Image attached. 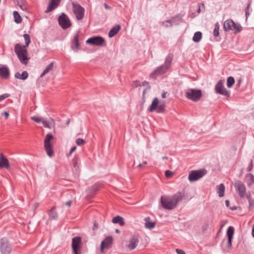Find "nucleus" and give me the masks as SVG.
Instances as JSON below:
<instances>
[{"mask_svg":"<svg viewBox=\"0 0 254 254\" xmlns=\"http://www.w3.org/2000/svg\"><path fill=\"white\" fill-rule=\"evenodd\" d=\"M71 48H72L73 50H74V48L73 47V46H71Z\"/></svg>","mask_w":254,"mask_h":254,"instance_id":"63","label":"nucleus"},{"mask_svg":"<svg viewBox=\"0 0 254 254\" xmlns=\"http://www.w3.org/2000/svg\"><path fill=\"white\" fill-rule=\"evenodd\" d=\"M55 209L56 207L54 206L49 212V216L51 219H56L58 218V214Z\"/></svg>","mask_w":254,"mask_h":254,"instance_id":"29","label":"nucleus"},{"mask_svg":"<svg viewBox=\"0 0 254 254\" xmlns=\"http://www.w3.org/2000/svg\"><path fill=\"white\" fill-rule=\"evenodd\" d=\"M86 43L93 46H102L105 44V40L103 37L98 36L88 39Z\"/></svg>","mask_w":254,"mask_h":254,"instance_id":"11","label":"nucleus"},{"mask_svg":"<svg viewBox=\"0 0 254 254\" xmlns=\"http://www.w3.org/2000/svg\"><path fill=\"white\" fill-rule=\"evenodd\" d=\"M251 1L250 0H249V3H248V5H247V8H246V17L247 18L248 16L250 15V13L249 12V7L251 5Z\"/></svg>","mask_w":254,"mask_h":254,"instance_id":"40","label":"nucleus"},{"mask_svg":"<svg viewBox=\"0 0 254 254\" xmlns=\"http://www.w3.org/2000/svg\"><path fill=\"white\" fill-rule=\"evenodd\" d=\"M14 52L21 63L26 64L29 59L27 55V50L26 46H22L20 44H16L14 46Z\"/></svg>","mask_w":254,"mask_h":254,"instance_id":"3","label":"nucleus"},{"mask_svg":"<svg viewBox=\"0 0 254 254\" xmlns=\"http://www.w3.org/2000/svg\"><path fill=\"white\" fill-rule=\"evenodd\" d=\"M112 222L113 223H119L122 226H124L125 224L124 218L120 216L114 217L112 219Z\"/></svg>","mask_w":254,"mask_h":254,"instance_id":"25","label":"nucleus"},{"mask_svg":"<svg viewBox=\"0 0 254 254\" xmlns=\"http://www.w3.org/2000/svg\"><path fill=\"white\" fill-rule=\"evenodd\" d=\"M53 135L51 133H48L46 135L44 141V149L47 153V155L50 157H52L54 156V151L53 148Z\"/></svg>","mask_w":254,"mask_h":254,"instance_id":"5","label":"nucleus"},{"mask_svg":"<svg viewBox=\"0 0 254 254\" xmlns=\"http://www.w3.org/2000/svg\"><path fill=\"white\" fill-rule=\"evenodd\" d=\"M73 11L78 20L83 18L84 14V9L79 4L72 2Z\"/></svg>","mask_w":254,"mask_h":254,"instance_id":"12","label":"nucleus"},{"mask_svg":"<svg viewBox=\"0 0 254 254\" xmlns=\"http://www.w3.org/2000/svg\"><path fill=\"white\" fill-rule=\"evenodd\" d=\"M166 94H167V92H166L164 91V92L162 93V94H161V97H162V98H166Z\"/></svg>","mask_w":254,"mask_h":254,"instance_id":"51","label":"nucleus"},{"mask_svg":"<svg viewBox=\"0 0 254 254\" xmlns=\"http://www.w3.org/2000/svg\"><path fill=\"white\" fill-rule=\"evenodd\" d=\"M182 198V193L181 192H178L173 195L161 196V203L165 209L171 210L176 207Z\"/></svg>","mask_w":254,"mask_h":254,"instance_id":"1","label":"nucleus"},{"mask_svg":"<svg viewBox=\"0 0 254 254\" xmlns=\"http://www.w3.org/2000/svg\"><path fill=\"white\" fill-rule=\"evenodd\" d=\"M204 5L203 3H200L199 4V8L197 10V12L200 13L201 11H204Z\"/></svg>","mask_w":254,"mask_h":254,"instance_id":"42","label":"nucleus"},{"mask_svg":"<svg viewBox=\"0 0 254 254\" xmlns=\"http://www.w3.org/2000/svg\"><path fill=\"white\" fill-rule=\"evenodd\" d=\"M167 158H168V157H167V156H164V157H163L162 158V159H163V160L167 159Z\"/></svg>","mask_w":254,"mask_h":254,"instance_id":"61","label":"nucleus"},{"mask_svg":"<svg viewBox=\"0 0 254 254\" xmlns=\"http://www.w3.org/2000/svg\"><path fill=\"white\" fill-rule=\"evenodd\" d=\"M58 22H59V25L63 29H66L68 28L71 25V23L68 17L64 13H63L59 17Z\"/></svg>","mask_w":254,"mask_h":254,"instance_id":"10","label":"nucleus"},{"mask_svg":"<svg viewBox=\"0 0 254 254\" xmlns=\"http://www.w3.org/2000/svg\"><path fill=\"white\" fill-rule=\"evenodd\" d=\"M246 198L249 201L250 209H252L254 206V201L252 198L251 192L250 191L248 192V194H247Z\"/></svg>","mask_w":254,"mask_h":254,"instance_id":"32","label":"nucleus"},{"mask_svg":"<svg viewBox=\"0 0 254 254\" xmlns=\"http://www.w3.org/2000/svg\"><path fill=\"white\" fill-rule=\"evenodd\" d=\"M81 238L76 237L72 239V249L74 254H80L78 251L80 249Z\"/></svg>","mask_w":254,"mask_h":254,"instance_id":"14","label":"nucleus"},{"mask_svg":"<svg viewBox=\"0 0 254 254\" xmlns=\"http://www.w3.org/2000/svg\"><path fill=\"white\" fill-rule=\"evenodd\" d=\"M76 149V147L75 146H74L72 147L71 148V149H70V150L69 152V153H68V154H67V156H70V155H71V154L72 153V152H73V151H74L75 150V149Z\"/></svg>","mask_w":254,"mask_h":254,"instance_id":"46","label":"nucleus"},{"mask_svg":"<svg viewBox=\"0 0 254 254\" xmlns=\"http://www.w3.org/2000/svg\"><path fill=\"white\" fill-rule=\"evenodd\" d=\"M28 73L27 71H24L20 74L19 72H16L15 74V77L19 79H26L28 77Z\"/></svg>","mask_w":254,"mask_h":254,"instance_id":"27","label":"nucleus"},{"mask_svg":"<svg viewBox=\"0 0 254 254\" xmlns=\"http://www.w3.org/2000/svg\"><path fill=\"white\" fill-rule=\"evenodd\" d=\"M145 221V227L146 229H152L155 226L156 223L155 222L151 221L150 218L147 217L144 219Z\"/></svg>","mask_w":254,"mask_h":254,"instance_id":"22","label":"nucleus"},{"mask_svg":"<svg viewBox=\"0 0 254 254\" xmlns=\"http://www.w3.org/2000/svg\"><path fill=\"white\" fill-rule=\"evenodd\" d=\"M219 23L218 22H217L215 25L214 29L213 32L214 36L217 37L219 35Z\"/></svg>","mask_w":254,"mask_h":254,"instance_id":"34","label":"nucleus"},{"mask_svg":"<svg viewBox=\"0 0 254 254\" xmlns=\"http://www.w3.org/2000/svg\"><path fill=\"white\" fill-rule=\"evenodd\" d=\"M142 85L143 87H144V89L143 91V96H144L145 92H146V91L148 89H149L150 88V87H149L148 82L146 81H144L142 82Z\"/></svg>","mask_w":254,"mask_h":254,"instance_id":"36","label":"nucleus"},{"mask_svg":"<svg viewBox=\"0 0 254 254\" xmlns=\"http://www.w3.org/2000/svg\"><path fill=\"white\" fill-rule=\"evenodd\" d=\"M225 203H226V206L227 207H229V203H230L229 201L228 200H226Z\"/></svg>","mask_w":254,"mask_h":254,"instance_id":"54","label":"nucleus"},{"mask_svg":"<svg viewBox=\"0 0 254 254\" xmlns=\"http://www.w3.org/2000/svg\"><path fill=\"white\" fill-rule=\"evenodd\" d=\"M236 192L241 198L246 197L247 193L245 185L242 182L238 181L234 184Z\"/></svg>","mask_w":254,"mask_h":254,"instance_id":"9","label":"nucleus"},{"mask_svg":"<svg viewBox=\"0 0 254 254\" xmlns=\"http://www.w3.org/2000/svg\"><path fill=\"white\" fill-rule=\"evenodd\" d=\"M176 18V17H174L171 19L165 20L162 22V24L166 28L171 27L172 24L175 22Z\"/></svg>","mask_w":254,"mask_h":254,"instance_id":"26","label":"nucleus"},{"mask_svg":"<svg viewBox=\"0 0 254 254\" xmlns=\"http://www.w3.org/2000/svg\"><path fill=\"white\" fill-rule=\"evenodd\" d=\"M165 107V102L164 101H160L156 97L153 99L148 110L150 112L156 111L157 113H160L164 112Z\"/></svg>","mask_w":254,"mask_h":254,"instance_id":"4","label":"nucleus"},{"mask_svg":"<svg viewBox=\"0 0 254 254\" xmlns=\"http://www.w3.org/2000/svg\"><path fill=\"white\" fill-rule=\"evenodd\" d=\"M50 70H51V69H50V65H47L43 70V72L41 73L40 77H42L44 75L48 73Z\"/></svg>","mask_w":254,"mask_h":254,"instance_id":"38","label":"nucleus"},{"mask_svg":"<svg viewBox=\"0 0 254 254\" xmlns=\"http://www.w3.org/2000/svg\"><path fill=\"white\" fill-rule=\"evenodd\" d=\"M147 162H146V161H144V162H143L142 163V164L146 165V164H147Z\"/></svg>","mask_w":254,"mask_h":254,"instance_id":"62","label":"nucleus"},{"mask_svg":"<svg viewBox=\"0 0 254 254\" xmlns=\"http://www.w3.org/2000/svg\"><path fill=\"white\" fill-rule=\"evenodd\" d=\"M61 0H51L49 4V5L45 11V12H49L55 8V6H57L59 5Z\"/></svg>","mask_w":254,"mask_h":254,"instance_id":"19","label":"nucleus"},{"mask_svg":"<svg viewBox=\"0 0 254 254\" xmlns=\"http://www.w3.org/2000/svg\"><path fill=\"white\" fill-rule=\"evenodd\" d=\"M215 90L216 93L222 95L228 96L229 92L224 87V84L221 81H219L215 87Z\"/></svg>","mask_w":254,"mask_h":254,"instance_id":"13","label":"nucleus"},{"mask_svg":"<svg viewBox=\"0 0 254 254\" xmlns=\"http://www.w3.org/2000/svg\"><path fill=\"white\" fill-rule=\"evenodd\" d=\"M113 239L111 236L106 238V239L102 242L101 244L100 251L101 253H103L104 250L109 249L112 244Z\"/></svg>","mask_w":254,"mask_h":254,"instance_id":"17","label":"nucleus"},{"mask_svg":"<svg viewBox=\"0 0 254 254\" xmlns=\"http://www.w3.org/2000/svg\"><path fill=\"white\" fill-rule=\"evenodd\" d=\"M13 14L14 18V21L16 23H21L22 21V18L19 13L16 11H14Z\"/></svg>","mask_w":254,"mask_h":254,"instance_id":"33","label":"nucleus"},{"mask_svg":"<svg viewBox=\"0 0 254 254\" xmlns=\"http://www.w3.org/2000/svg\"><path fill=\"white\" fill-rule=\"evenodd\" d=\"M173 174L174 173L172 172L169 170L165 171V176L168 178H171L173 176Z\"/></svg>","mask_w":254,"mask_h":254,"instance_id":"41","label":"nucleus"},{"mask_svg":"<svg viewBox=\"0 0 254 254\" xmlns=\"http://www.w3.org/2000/svg\"><path fill=\"white\" fill-rule=\"evenodd\" d=\"M234 234V228L233 226H230L227 231V236L228 237V242L227 243L226 248L230 249L232 247V239H233Z\"/></svg>","mask_w":254,"mask_h":254,"instance_id":"16","label":"nucleus"},{"mask_svg":"<svg viewBox=\"0 0 254 254\" xmlns=\"http://www.w3.org/2000/svg\"><path fill=\"white\" fill-rule=\"evenodd\" d=\"M121 27L119 25H116L113 27L109 31L108 36L110 38H112L116 35L120 31Z\"/></svg>","mask_w":254,"mask_h":254,"instance_id":"23","label":"nucleus"},{"mask_svg":"<svg viewBox=\"0 0 254 254\" xmlns=\"http://www.w3.org/2000/svg\"><path fill=\"white\" fill-rule=\"evenodd\" d=\"M206 171L204 169L191 171L190 172L188 179L190 182H194L202 178L206 174Z\"/></svg>","mask_w":254,"mask_h":254,"instance_id":"8","label":"nucleus"},{"mask_svg":"<svg viewBox=\"0 0 254 254\" xmlns=\"http://www.w3.org/2000/svg\"><path fill=\"white\" fill-rule=\"evenodd\" d=\"M48 65H50V69H51V70H52L53 67V66H54V63H51Z\"/></svg>","mask_w":254,"mask_h":254,"instance_id":"53","label":"nucleus"},{"mask_svg":"<svg viewBox=\"0 0 254 254\" xmlns=\"http://www.w3.org/2000/svg\"><path fill=\"white\" fill-rule=\"evenodd\" d=\"M202 38V33L199 31L196 32L193 36L192 40L194 42H198Z\"/></svg>","mask_w":254,"mask_h":254,"instance_id":"30","label":"nucleus"},{"mask_svg":"<svg viewBox=\"0 0 254 254\" xmlns=\"http://www.w3.org/2000/svg\"><path fill=\"white\" fill-rule=\"evenodd\" d=\"M227 79H230V80H232V79H234V78L233 77V76H229L227 78Z\"/></svg>","mask_w":254,"mask_h":254,"instance_id":"58","label":"nucleus"},{"mask_svg":"<svg viewBox=\"0 0 254 254\" xmlns=\"http://www.w3.org/2000/svg\"><path fill=\"white\" fill-rule=\"evenodd\" d=\"M5 168L6 169L9 168V162L7 159L4 157L2 154H0V168Z\"/></svg>","mask_w":254,"mask_h":254,"instance_id":"20","label":"nucleus"},{"mask_svg":"<svg viewBox=\"0 0 254 254\" xmlns=\"http://www.w3.org/2000/svg\"><path fill=\"white\" fill-rule=\"evenodd\" d=\"M240 81H241V80H239V83H238V84H239H239H240Z\"/></svg>","mask_w":254,"mask_h":254,"instance_id":"64","label":"nucleus"},{"mask_svg":"<svg viewBox=\"0 0 254 254\" xmlns=\"http://www.w3.org/2000/svg\"><path fill=\"white\" fill-rule=\"evenodd\" d=\"M31 120L33 121L39 123L42 122L45 127L51 129L52 128V123L44 120L42 118L38 117L37 116H33L31 118Z\"/></svg>","mask_w":254,"mask_h":254,"instance_id":"18","label":"nucleus"},{"mask_svg":"<svg viewBox=\"0 0 254 254\" xmlns=\"http://www.w3.org/2000/svg\"><path fill=\"white\" fill-rule=\"evenodd\" d=\"M235 83V80H227V86L230 88Z\"/></svg>","mask_w":254,"mask_h":254,"instance_id":"43","label":"nucleus"},{"mask_svg":"<svg viewBox=\"0 0 254 254\" xmlns=\"http://www.w3.org/2000/svg\"><path fill=\"white\" fill-rule=\"evenodd\" d=\"M186 97L194 102H197L200 100L202 96V92L200 90H196L190 89L186 93Z\"/></svg>","mask_w":254,"mask_h":254,"instance_id":"7","label":"nucleus"},{"mask_svg":"<svg viewBox=\"0 0 254 254\" xmlns=\"http://www.w3.org/2000/svg\"><path fill=\"white\" fill-rule=\"evenodd\" d=\"M78 37H79V34L78 33L75 34L74 36L73 40H72V43L74 44L76 50H75L76 52L77 51V49L79 46V43L78 42Z\"/></svg>","mask_w":254,"mask_h":254,"instance_id":"31","label":"nucleus"},{"mask_svg":"<svg viewBox=\"0 0 254 254\" xmlns=\"http://www.w3.org/2000/svg\"><path fill=\"white\" fill-rule=\"evenodd\" d=\"M223 27L225 31H234L235 34L240 32L242 28L240 24L235 23L232 19H228L224 22Z\"/></svg>","mask_w":254,"mask_h":254,"instance_id":"6","label":"nucleus"},{"mask_svg":"<svg viewBox=\"0 0 254 254\" xmlns=\"http://www.w3.org/2000/svg\"><path fill=\"white\" fill-rule=\"evenodd\" d=\"M115 232L117 233H120V230L119 229H116Z\"/></svg>","mask_w":254,"mask_h":254,"instance_id":"60","label":"nucleus"},{"mask_svg":"<svg viewBox=\"0 0 254 254\" xmlns=\"http://www.w3.org/2000/svg\"><path fill=\"white\" fill-rule=\"evenodd\" d=\"M252 235L254 237V226L253 227V230H252Z\"/></svg>","mask_w":254,"mask_h":254,"instance_id":"57","label":"nucleus"},{"mask_svg":"<svg viewBox=\"0 0 254 254\" xmlns=\"http://www.w3.org/2000/svg\"><path fill=\"white\" fill-rule=\"evenodd\" d=\"M142 166V164H141V163H139V164L137 165V167L138 168H141Z\"/></svg>","mask_w":254,"mask_h":254,"instance_id":"59","label":"nucleus"},{"mask_svg":"<svg viewBox=\"0 0 254 254\" xmlns=\"http://www.w3.org/2000/svg\"><path fill=\"white\" fill-rule=\"evenodd\" d=\"M9 76V71L6 66L0 67V77L2 78H8Z\"/></svg>","mask_w":254,"mask_h":254,"instance_id":"21","label":"nucleus"},{"mask_svg":"<svg viewBox=\"0 0 254 254\" xmlns=\"http://www.w3.org/2000/svg\"><path fill=\"white\" fill-rule=\"evenodd\" d=\"M138 241L137 238L133 237L132 238L129 242V245H128V247L129 249L132 250L134 249L137 246L138 244Z\"/></svg>","mask_w":254,"mask_h":254,"instance_id":"28","label":"nucleus"},{"mask_svg":"<svg viewBox=\"0 0 254 254\" xmlns=\"http://www.w3.org/2000/svg\"><path fill=\"white\" fill-rule=\"evenodd\" d=\"M72 164L74 168H76L77 167V158H74L72 159Z\"/></svg>","mask_w":254,"mask_h":254,"instance_id":"44","label":"nucleus"},{"mask_svg":"<svg viewBox=\"0 0 254 254\" xmlns=\"http://www.w3.org/2000/svg\"><path fill=\"white\" fill-rule=\"evenodd\" d=\"M19 6L20 7L21 9H22L23 10H26L27 9L26 5H20Z\"/></svg>","mask_w":254,"mask_h":254,"instance_id":"49","label":"nucleus"},{"mask_svg":"<svg viewBox=\"0 0 254 254\" xmlns=\"http://www.w3.org/2000/svg\"><path fill=\"white\" fill-rule=\"evenodd\" d=\"M97 228H98V225H97V224L96 223H94V227H93V229H97Z\"/></svg>","mask_w":254,"mask_h":254,"instance_id":"55","label":"nucleus"},{"mask_svg":"<svg viewBox=\"0 0 254 254\" xmlns=\"http://www.w3.org/2000/svg\"><path fill=\"white\" fill-rule=\"evenodd\" d=\"M174 58L173 54H169L166 58L164 64L157 67L151 74L150 77L156 78L159 75L165 73L171 67Z\"/></svg>","mask_w":254,"mask_h":254,"instance_id":"2","label":"nucleus"},{"mask_svg":"<svg viewBox=\"0 0 254 254\" xmlns=\"http://www.w3.org/2000/svg\"><path fill=\"white\" fill-rule=\"evenodd\" d=\"M23 37H24V40L25 41V45H23V46H26V47H27L31 41L30 36L27 34H24L23 35Z\"/></svg>","mask_w":254,"mask_h":254,"instance_id":"35","label":"nucleus"},{"mask_svg":"<svg viewBox=\"0 0 254 254\" xmlns=\"http://www.w3.org/2000/svg\"><path fill=\"white\" fill-rule=\"evenodd\" d=\"M0 251L2 254H9L11 252V247L6 239H2L0 245Z\"/></svg>","mask_w":254,"mask_h":254,"instance_id":"15","label":"nucleus"},{"mask_svg":"<svg viewBox=\"0 0 254 254\" xmlns=\"http://www.w3.org/2000/svg\"><path fill=\"white\" fill-rule=\"evenodd\" d=\"M176 252L177 253V254H186L185 252L181 249H176Z\"/></svg>","mask_w":254,"mask_h":254,"instance_id":"48","label":"nucleus"},{"mask_svg":"<svg viewBox=\"0 0 254 254\" xmlns=\"http://www.w3.org/2000/svg\"><path fill=\"white\" fill-rule=\"evenodd\" d=\"M85 142V140L82 138H78L76 140V143L79 146L84 144Z\"/></svg>","mask_w":254,"mask_h":254,"instance_id":"39","label":"nucleus"},{"mask_svg":"<svg viewBox=\"0 0 254 254\" xmlns=\"http://www.w3.org/2000/svg\"><path fill=\"white\" fill-rule=\"evenodd\" d=\"M1 115H3L5 117V119H7L9 116V114L8 112H7L6 111H5V112L2 113Z\"/></svg>","mask_w":254,"mask_h":254,"instance_id":"47","label":"nucleus"},{"mask_svg":"<svg viewBox=\"0 0 254 254\" xmlns=\"http://www.w3.org/2000/svg\"><path fill=\"white\" fill-rule=\"evenodd\" d=\"M217 192L219 197H223L224 195L225 187L223 184H220L216 186Z\"/></svg>","mask_w":254,"mask_h":254,"instance_id":"24","label":"nucleus"},{"mask_svg":"<svg viewBox=\"0 0 254 254\" xmlns=\"http://www.w3.org/2000/svg\"><path fill=\"white\" fill-rule=\"evenodd\" d=\"M104 6L105 7V8H106V9H111V7L109 6L108 4H107L106 3H105L104 4Z\"/></svg>","mask_w":254,"mask_h":254,"instance_id":"50","label":"nucleus"},{"mask_svg":"<svg viewBox=\"0 0 254 254\" xmlns=\"http://www.w3.org/2000/svg\"><path fill=\"white\" fill-rule=\"evenodd\" d=\"M71 202V201H68L65 203V205L68 207L70 206Z\"/></svg>","mask_w":254,"mask_h":254,"instance_id":"52","label":"nucleus"},{"mask_svg":"<svg viewBox=\"0 0 254 254\" xmlns=\"http://www.w3.org/2000/svg\"><path fill=\"white\" fill-rule=\"evenodd\" d=\"M9 96V95L7 94H4L3 95H1L0 96V101H2L4 100V99L7 98Z\"/></svg>","mask_w":254,"mask_h":254,"instance_id":"45","label":"nucleus"},{"mask_svg":"<svg viewBox=\"0 0 254 254\" xmlns=\"http://www.w3.org/2000/svg\"><path fill=\"white\" fill-rule=\"evenodd\" d=\"M69 123H70V119H67V120L66 121V125H68Z\"/></svg>","mask_w":254,"mask_h":254,"instance_id":"56","label":"nucleus"},{"mask_svg":"<svg viewBox=\"0 0 254 254\" xmlns=\"http://www.w3.org/2000/svg\"><path fill=\"white\" fill-rule=\"evenodd\" d=\"M247 177L250 180L249 182H248V185L251 186L254 183V176L252 174H249L247 175Z\"/></svg>","mask_w":254,"mask_h":254,"instance_id":"37","label":"nucleus"}]
</instances>
